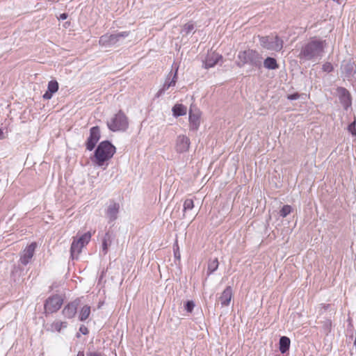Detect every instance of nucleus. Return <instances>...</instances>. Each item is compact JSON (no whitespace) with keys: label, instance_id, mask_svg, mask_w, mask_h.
Listing matches in <instances>:
<instances>
[{"label":"nucleus","instance_id":"nucleus-5","mask_svg":"<svg viewBox=\"0 0 356 356\" xmlns=\"http://www.w3.org/2000/svg\"><path fill=\"white\" fill-rule=\"evenodd\" d=\"M261 45L268 49L280 51L283 47V41L277 35H268L259 37Z\"/></svg>","mask_w":356,"mask_h":356},{"label":"nucleus","instance_id":"nucleus-43","mask_svg":"<svg viewBox=\"0 0 356 356\" xmlns=\"http://www.w3.org/2000/svg\"><path fill=\"white\" fill-rule=\"evenodd\" d=\"M5 138L4 133L3 132V130L0 129V140H2Z\"/></svg>","mask_w":356,"mask_h":356},{"label":"nucleus","instance_id":"nucleus-34","mask_svg":"<svg viewBox=\"0 0 356 356\" xmlns=\"http://www.w3.org/2000/svg\"><path fill=\"white\" fill-rule=\"evenodd\" d=\"M195 307V303L193 300H188L185 305L184 308L188 313H191Z\"/></svg>","mask_w":356,"mask_h":356},{"label":"nucleus","instance_id":"nucleus-35","mask_svg":"<svg viewBox=\"0 0 356 356\" xmlns=\"http://www.w3.org/2000/svg\"><path fill=\"white\" fill-rule=\"evenodd\" d=\"M355 125H356V120L355 119L354 121L353 122H351L348 127V130L350 133H351V134L353 136H356V129H355Z\"/></svg>","mask_w":356,"mask_h":356},{"label":"nucleus","instance_id":"nucleus-1","mask_svg":"<svg viewBox=\"0 0 356 356\" xmlns=\"http://www.w3.org/2000/svg\"><path fill=\"white\" fill-rule=\"evenodd\" d=\"M325 47V41L312 40L302 46L298 57L301 60L316 61L321 60Z\"/></svg>","mask_w":356,"mask_h":356},{"label":"nucleus","instance_id":"nucleus-6","mask_svg":"<svg viewBox=\"0 0 356 356\" xmlns=\"http://www.w3.org/2000/svg\"><path fill=\"white\" fill-rule=\"evenodd\" d=\"M63 302V298L58 295H54L48 298L44 303L46 313L52 314L57 312L62 306Z\"/></svg>","mask_w":356,"mask_h":356},{"label":"nucleus","instance_id":"nucleus-31","mask_svg":"<svg viewBox=\"0 0 356 356\" xmlns=\"http://www.w3.org/2000/svg\"><path fill=\"white\" fill-rule=\"evenodd\" d=\"M129 34V32L128 31H123L120 33H118L116 34H114V36L116 38V42L117 43H119L122 42V40L124 38H126Z\"/></svg>","mask_w":356,"mask_h":356},{"label":"nucleus","instance_id":"nucleus-44","mask_svg":"<svg viewBox=\"0 0 356 356\" xmlns=\"http://www.w3.org/2000/svg\"><path fill=\"white\" fill-rule=\"evenodd\" d=\"M76 356H85L83 351H79Z\"/></svg>","mask_w":356,"mask_h":356},{"label":"nucleus","instance_id":"nucleus-14","mask_svg":"<svg viewBox=\"0 0 356 356\" xmlns=\"http://www.w3.org/2000/svg\"><path fill=\"white\" fill-rule=\"evenodd\" d=\"M120 204L118 203L112 202L109 204L106 211V216L109 221L113 222L117 219Z\"/></svg>","mask_w":356,"mask_h":356},{"label":"nucleus","instance_id":"nucleus-27","mask_svg":"<svg viewBox=\"0 0 356 356\" xmlns=\"http://www.w3.org/2000/svg\"><path fill=\"white\" fill-rule=\"evenodd\" d=\"M91 234L90 232L85 233L81 236H80L78 239H76L79 243L84 247L86 244H88L90 240Z\"/></svg>","mask_w":356,"mask_h":356},{"label":"nucleus","instance_id":"nucleus-21","mask_svg":"<svg viewBox=\"0 0 356 356\" xmlns=\"http://www.w3.org/2000/svg\"><path fill=\"white\" fill-rule=\"evenodd\" d=\"M112 241V236L109 232H106L102 240V252L104 255H106L108 252V246L111 245Z\"/></svg>","mask_w":356,"mask_h":356},{"label":"nucleus","instance_id":"nucleus-4","mask_svg":"<svg viewBox=\"0 0 356 356\" xmlns=\"http://www.w3.org/2000/svg\"><path fill=\"white\" fill-rule=\"evenodd\" d=\"M108 127L112 131H125L129 122L124 113H117L107 122Z\"/></svg>","mask_w":356,"mask_h":356},{"label":"nucleus","instance_id":"nucleus-15","mask_svg":"<svg viewBox=\"0 0 356 356\" xmlns=\"http://www.w3.org/2000/svg\"><path fill=\"white\" fill-rule=\"evenodd\" d=\"M232 298V289L231 286H227L221 293L219 300L222 307L228 306Z\"/></svg>","mask_w":356,"mask_h":356},{"label":"nucleus","instance_id":"nucleus-32","mask_svg":"<svg viewBox=\"0 0 356 356\" xmlns=\"http://www.w3.org/2000/svg\"><path fill=\"white\" fill-rule=\"evenodd\" d=\"M174 257L176 259L179 260L181 258V254L179 251V247L178 245L177 241L173 245Z\"/></svg>","mask_w":356,"mask_h":356},{"label":"nucleus","instance_id":"nucleus-17","mask_svg":"<svg viewBox=\"0 0 356 356\" xmlns=\"http://www.w3.org/2000/svg\"><path fill=\"white\" fill-rule=\"evenodd\" d=\"M190 129L193 131L198 129L200 124V113H188Z\"/></svg>","mask_w":356,"mask_h":356},{"label":"nucleus","instance_id":"nucleus-42","mask_svg":"<svg viewBox=\"0 0 356 356\" xmlns=\"http://www.w3.org/2000/svg\"><path fill=\"white\" fill-rule=\"evenodd\" d=\"M187 113H173V115L174 117L175 118H177L179 116H182V115H186Z\"/></svg>","mask_w":356,"mask_h":356},{"label":"nucleus","instance_id":"nucleus-23","mask_svg":"<svg viewBox=\"0 0 356 356\" xmlns=\"http://www.w3.org/2000/svg\"><path fill=\"white\" fill-rule=\"evenodd\" d=\"M264 66L268 70H275L279 67L276 60L271 57H268L264 60Z\"/></svg>","mask_w":356,"mask_h":356},{"label":"nucleus","instance_id":"nucleus-38","mask_svg":"<svg viewBox=\"0 0 356 356\" xmlns=\"http://www.w3.org/2000/svg\"><path fill=\"white\" fill-rule=\"evenodd\" d=\"M79 330L83 334H86L88 332V328L85 326H81L79 328Z\"/></svg>","mask_w":356,"mask_h":356},{"label":"nucleus","instance_id":"nucleus-29","mask_svg":"<svg viewBox=\"0 0 356 356\" xmlns=\"http://www.w3.org/2000/svg\"><path fill=\"white\" fill-rule=\"evenodd\" d=\"M58 89V83L56 81H51L48 83L47 90L52 93L56 92Z\"/></svg>","mask_w":356,"mask_h":356},{"label":"nucleus","instance_id":"nucleus-24","mask_svg":"<svg viewBox=\"0 0 356 356\" xmlns=\"http://www.w3.org/2000/svg\"><path fill=\"white\" fill-rule=\"evenodd\" d=\"M218 261L217 258L210 259L208 263L207 275H210L218 268Z\"/></svg>","mask_w":356,"mask_h":356},{"label":"nucleus","instance_id":"nucleus-25","mask_svg":"<svg viewBox=\"0 0 356 356\" xmlns=\"http://www.w3.org/2000/svg\"><path fill=\"white\" fill-rule=\"evenodd\" d=\"M183 218H186V213L188 211H191L194 207V202L192 199H186L183 205Z\"/></svg>","mask_w":356,"mask_h":356},{"label":"nucleus","instance_id":"nucleus-22","mask_svg":"<svg viewBox=\"0 0 356 356\" xmlns=\"http://www.w3.org/2000/svg\"><path fill=\"white\" fill-rule=\"evenodd\" d=\"M67 327V323L65 321H55L51 325L49 330L51 332H60L62 329L66 328Z\"/></svg>","mask_w":356,"mask_h":356},{"label":"nucleus","instance_id":"nucleus-36","mask_svg":"<svg viewBox=\"0 0 356 356\" xmlns=\"http://www.w3.org/2000/svg\"><path fill=\"white\" fill-rule=\"evenodd\" d=\"M322 70L325 72H330L333 70V66L330 63H325L323 65Z\"/></svg>","mask_w":356,"mask_h":356},{"label":"nucleus","instance_id":"nucleus-18","mask_svg":"<svg viewBox=\"0 0 356 356\" xmlns=\"http://www.w3.org/2000/svg\"><path fill=\"white\" fill-rule=\"evenodd\" d=\"M83 246L76 239H74L71 248H70V253L72 259L77 258L79 254L81 252V249Z\"/></svg>","mask_w":356,"mask_h":356},{"label":"nucleus","instance_id":"nucleus-11","mask_svg":"<svg viewBox=\"0 0 356 356\" xmlns=\"http://www.w3.org/2000/svg\"><path fill=\"white\" fill-rule=\"evenodd\" d=\"M79 302V300L76 299L64 307L62 314L65 318L70 319L75 316Z\"/></svg>","mask_w":356,"mask_h":356},{"label":"nucleus","instance_id":"nucleus-26","mask_svg":"<svg viewBox=\"0 0 356 356\" xmlns=\"http://www.w3.org/2000/svg\"><path fill=\"white\" fill-rule=\"evenodd\" d=\"M90 307L88 305L83 306L79 313V320L81 321H86L90 316Z\"/></svg>","mask_w":356,"mask_h":356},{"label":"nucleus","instance_id":"nucleus-46","mask_svg":"<svg viewBox=\"0 0 356 356\" xmlns=\"http://www.w3.org/2000/svg\"><path fill=\"white\" fill-rule=\"evenodd\" d=\"M189 111H190V112H192V111H192V108H190Z\"/></svg>","mask_w":356,"mask_h":356},{"label":"nucleus","instance_id":"nucleus-33","mask_svg":"<svg viewBox=\"0 0 356 356\" xmlns=\"http://www.w3.org/2000/svg\"><path fill=\"white\" fill-rule=\"evenodd\" d=\"M187 108L183 104H175L172 108V111L173 112H182V111H186Z\"/></svg>","mask_w":356,"mask_h":356},{"label":"nucleus","instance_id":"nucleus-40","mask_svg":"<svg viewBox=\"0 0 356 356\" xmlns=\"http://www.w3.org/2000/svg\"><path fill=\"white\" fill-rule=\"evenodd\" d=\"M298 97H299L298 94H297V93H296V94H293V95H289V96L288 97V98H289V99L293 100V99H298Z\"/></svg>","mask_w":356,"mask_h":356},{"label":"nucleus","instance_id":"nucleus-20","mask_svg":"<svg viewBox=\"0 0 356 356\" xmlns=\"http://www.w3.org/2000/svg\"><path fill=\"white\" fill-rule=\"evenodd\" d=\"M355 67L354 63H348L342 66V72L345 74V77L350 79L355 73Z\"/></svg>","mask_w":356,"mask_h":356},{"label":"nucleus","instance_id":"nucleus-12","mask_svg":"<svg viewBox=\"0 0 356 356\" xmlns=\"http://www.w3.org/2000/svg\"><path fill=\"white\" fill-rule=\"evenodd\" d=\"M337 94L340 103L343 105L344 110H348L351 106V98L349 92L344 88H339Z\"/></svg>","mask_w":356,"mask_h":356},{"label":"nucleus","instance_id":"nucleus-41","mask_svg":"<svg viewBox=\"0 0 356 356\" xmlns=\"http://www.w3.org/2000/svg\"><path fill=\"white\" fill-rule=\"evenodd\" d=\"M67 14L62 13V14H60V15L59 17V19L65 20L67 19Z\"/></svg>","mask_w":356,"mask_h":356},{"label":"nucleus","instance_id":"nucleus-9","mask_svg":"<svg viewBox=\"0 0 356 356\" xmlns=\"http://www.w3.org/2000/svg\"><path fill=\"white\" fill-rule=\"evenodd\" d=\"M100 138V130L98 127H92L90 129V136L87 139L86 145V149L92 151L96 146V144Z\"/></svg>","mask_w":356,"mask_h":356},{"label":"nucleus","instance_id":"nucleus-39","mask_svg":"<svg viewBox=\"0 0 356 356\" xmlns=\"http://www.w3.org/2000/svg\"><path fill=\"white\" fill-rule=\"evenodd\" d=\"M87 356H102L100 353L97 352H90L87 354Z\"/></svg>","mask_w":356,"mask_h":356},{"label":"nucleus","instance_id":"nucleus-3","mask_svg":"<svg viewBox=\"0 0 356 356\" xmlns=\"http://www.w3.org/2000/svg\"><path fill=\"white\" fill-rule=\"evenodd\" d=\"M237 58L236 65L238 67H242L245 65H250L257 68L261 67L262 56L255 50L247 49L241 51L238 54Z\"/></svg>","mask_w":356,"mask_h":356},{"label":"nucleus","instance_id":"nucleus-13","mask_svg":"<svg viewBox=\"0 0 356 356\" xmlns=\"http://www.w3.org/2000/svg\"><path fill=\"white\" fill-rule=\"evenodd\" d=\"M222 58V56L218 54L213 51L207 54L203 66L205 69L213 67Z\"/></svg>","mask_w":356,"mask_h":356},{"label":"nucleus","instance_id":"nucleus-45","mask_svg":"<svg viewBox=\"0 0 356 356\" xmlns=\"http://www.w3.org/2000/svg\"><path fill=\"white\" fill-rule=\"evenodd\" d=\"M327 325H331V322H330V321H328L327 322Z\"/></svg>","mask_w":356,"mask_h":356},{"label":"nucleus","instance_id":"nucleus-28","mask_svg":"<svg viewBox=\"0 0 356 356\" xmlns=\"http://www.w3.org/2000/svg\"><path fill=\"white\" fill-rule=\"evenodd\" d=\"M292 207L290 205L286 204L282 207L280 211V216L282 218L286 217L292 211Z\"/></svg>","mask_w":356,"mask_h":356},{"label":"nucleus","instance_id":"nucleus-16","mask_svg":"<svg viewBox=\"0 0 356 356\" xmlns=\"http://www.w3.org/2000/svg\"><path fill=\"white\" fill-rule=\"evenodd\" d=\"M99 44L102 47H108L113 46L118 43L116 42V38L114 36V34H105L100 37Z\"/></svg>","mask_w":356,"mask_h":356},{"label":"nucleus","instance_id":"nucleus-30","mask_svg":"<svg viewBox=\"0 0 356 356\" xmlns=\"http://www.w3.org/2000/svg\"><path fill=\"white\" fill-rule=\"evenodd\" d=\"M194 28L195 26L193 23H187L184 26L181 32L185 35H188L193 31Z\"/></svg>","mask_w":356,"mask_h":356},{"label":"nucleus","instance_id":"nucleus-19","mask_svg":"<svg viewBox=\"0 0 356 356\" xmlns=\"http://www.w3.org/2000/svg\"><path fill=\"white\" fill-rule=\"evenodd\" d=\"M291 340L289 337L283 336L281 337L279 341V350L281 353H286L290 348Z\"/></svg>","mask_w":356,"mask_h":356},{"label":"nucleus","instance_id":"nucleus-7","mask_svg":"<svg viewBox=\"0 0 356 356\" xmlns=\"http://www.w3.org/2000/svg\"><path fill=\"white\" fill-rule=\"evenodd\" d=\"M177 70L174 74L172 72L168 75L163 85L155 94V97L158 98L165 94V91L170 89L171 87H174L177 82Z\"/></svg>","mask_w":356,"mask_h":356},{"label":"nucleus","instance_id":"nucleus-37","mask_svg":"<svg viewBox=\"0 0 356 356\" xmlns=\"http://www.w3.org/2000/svg\"><path fill=\"white\" fill-rule=\"evenodd\" d=\"M52 95L53 93L47 90L46 92L43 95V98L45 99H49L51 98Z\"/></svg>","mask_w":356,"mask_h":356},{"label":"nucleus","instance_id":"nucleus-10","mask_svg":"<svg viewBox=\"0 0 356 356\" xmlns=\"http://www.w3.org/2000/svg\"><path fill=\"white\" fill-rule=\"evenodd\" d=\"M190 144V139L187 136L180 135L176 140L175 150L179 154L186 152L189 149Z\"/></svg>","mask_w":356,"mask_h":356},{"label":"nucleus","instance_id":"nucleus-2","mask_svg":"<svg viewBox=\"0 0 356 356\" xmlns=\"http://www.w3.org/2000/svg\"><path fill=\"white\" fill-rule=\"evenodd\" d=\"M116 152L115 147L108 140L102 141L97 147L94 152L95 163L98 166L110 160Z\"/></svg>","mask_w":356,"mask_h":356},{"label":"nucleus","instance_id":"nucleus-8","mask_svg":"<svg viewBox=\"0 0 356 356\" xmlns=\"http://www.w3.org/2000/svg\"><path fill=\"white\" fill-rule=\"evenodd\" d=\"M37 244L35 242L31 243L30 245L26 246L24 250L20 254L19 262L26 266L33 258Z\"/></svg>","mask_w":356,"mask_h":356}]
</instances>
